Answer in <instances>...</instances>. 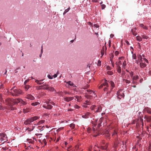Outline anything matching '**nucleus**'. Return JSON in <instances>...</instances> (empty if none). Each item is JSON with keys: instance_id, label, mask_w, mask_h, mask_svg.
Here are the masks:
<instances>
[{"instance_id": "69168bd1", "label": "nucleus", "mask_w": 151, "mask_h": 151, "mask_svg": "<svg viewBox=\"0 0 151 151\" xmlns=\"http://www.w3.org/2000/svg\"><path fill=\"white\" fill-rule=\"evenodd\" d=\"M64 93L65 94H69L70 93L68 91H65L64 92Z\"/></svg>"}, {"instance_id": "c9c22d12", "label": "nucleus", "mask_w": 151, "mask_h": 151, "mask_svg": "<svg viewBox=\"0 0 151 151\" xmlns=\"http://www.w3.org/2000/svg\"><path fill=\"white\" fill-rule=\"evenodd\" d=\"M142 37L143 39H147L149 38V37L145 35H142Z\"/></svg>"}, {"instance_id": "412c9836", "label": "nucleus", "mask_w": 151, "mask_h": 151, "mask_svg": "<svg viewBox=\"0 0 151 151\" xmlns=\"http://www.w3.org/2000/svg\"><path fill=\"white\" fill-rule=\"evenodd\" d=\"M144 111L149 114H151V110L150 108L145 107L144 109Z\"/></svg>"}, {"instance_id": "9d476101", "label": "nucleus", "mask_w": 151, "mask_h": 151, "mask_svg": "<svg viewBox=\"0 0 151 151\" xmlns=\"http://www.w3.org/2000/svg\"><path fill=\"white\" fill-rule=\"evenodd\" d=\"M87 92H86L85 93H89L91 94L90 96L91 97H95L96 96V95L95 93V92L89 89H88L86 90Z\"/></svg>"}, {"instance_id": "4c0bfd02", "label": "nucleus", "mask_w": 151, "mask_h": 151, "mask_svg": "<svg viewBox=\"0 0 151 151\" xmlns=\"http://www.w3.org/2000/svg\"><path fill=\"white\" fill-rule=\"evenodd\" d=\"M40 104V103H39V102H34V103H32L31 104V105L32 106H36L37 105H38V104Z\"/></svg>"}, {"instance_id": "58836bf2", "label": "nucleus", "mask_w": 151, "mask_h": 151, "mask_svg": "<svg viewBox=\"0 0 151 151\" xmlns=\"http://www.w3.org/2000/svg\"><path fill=\"white\" fill-rule=\"evenodd\" d=\"M145 118L146 119V120L147 122H150L151 119V118H147L146 116H145Z\"/></svg>"}, {"instance_id": "4d7b16f0", "label": "nucleus", "mask_w": 151, "mask_h": 151, "mask_svg": "<svg viewBox=\"0 0 151 151\" xmlns=\"http://www.w3.org/2000/svg\"><path fill=\"white\" fill-rule=\"evenodd\" d=\"M29 79H27L26 80H25L24 82V85H26V83L28 82H29Z\"/></svg>"}, {"instance_id": "680f3d73", "label": "nucleus", "mask_w": 151, "mask_h": 151, "mask_svg": "<svg viewBox=\"0 0 151 151\" xmlns=\"http://www.w3.org/2000/svg\"><path fill=\"white\" fill-rule=\"evenodd\" d=\"M94 26L96 27V28H98L99 27V25L97 24H95L94 25Z\"/></svg>"}, {"instance_id": "f03ea898", "label": "nucleus", "mask_w": 151, "mask_h": 151, "mask_svg": "<svg viewBox=\"0 0 151 151\" xmlns=\"http://www.w3.org/2000/svg\"><path fill=\"white\" fill-rule=\"evenodd\" d=\"M10 92L13 96H18L19 95L23 94L24 93L20 89H15V87H14L10 90Z\"/></svg>"}, {"instance_id": "338daca9", "label": "nucleus", "mask_w": 151, "mask_h": 151, "mask_svg": "<svg viewBox=\"0 0 151 151\" xmlns=\"http://www.w3.org/2000/svg\"><path fill=\"white\" fill-rule=\"evenodd\" d=\"M114 146L115 148L117 146V143L115 142L114 144Z\"/></svg>"}, {"instance_id": "f257e3e1", "label": "nucleus", "mask_w": 151, "mask_h": 151, "mask_svg": "<svg viewBox=\"0 0 151 151\" xmlns=\"http://www.w3.org/2000/svg\"><path fill=\"white\" fill-rule=\"evenodd\" d=\"M36 89L37 90L40 89L46 90L50 91L55 92V90L53 87L50 86L48 84L46 83H45L43 84V85H42L38 87L37 86L36 87Z\"/></svg>"}, {"instance_id": "a19ab883", "label": "nucleus", "mask_w": 151, "mask_h": 151, "mask_svg": "<svg viewBox=\"0 0 151 151\" xmlns=\"http://www.w3.org/2000/svg\"><path fill=\"white\" fill-rule=\"evenodd\" d=\"M70 127L72 129H73L75 127V124H74L72 123L70 124Z\"/></svg>"}, {"instance_id": "423d86ee", "label": "nucleus", "mask_w": 151, "mask_h": 151, "mask_svg": "<svg viewBox=\"0 0 151 151\" xmlns=\"http://www.w3.org/2000/svg\"><path fill=\"white\" fill-rule=\"evenodd\" d=\"M107 81L106 80H105V82L103 84H101L99 87V88H101L103 87V86H105L104 89V91H107V94H108L110 93V91H108V85L107 82Z\"/></svg>"}, {"instance_id": "774afa93", "label": "nucleus", "mask_w": 151, "mask_h": 151, "mask_svg": "<svg viewBox=\"0 0 151 151\" xmlns=\"http://www.w3.org/2000/svg\"><path fill=\"white\" fill-rule=\"evenodd\" d=\"M125 42H126V43L127 45H129V42L128 41H127V40L126 41H125Z\"/></svg>"}, {"instance_id": "bf43d9fd", "label": "nucleus", "mask_w": 151, "mask_h": 151, "mask_svg": "<svg viewBox=\"0 0 151 151\" xmlns=\"http://www.w3.org/2000/svg\"><path fill=\"white\" fill-rule=\"evenodd\" d=\"M106 146H101V148L103 150L106 149Z\"/></svg>"}, {"instance_id": "79ce46f5", "label": "nucleus", "mask_w": 151, "mask_h": 151, "mask_svg": "<svg viewBox=\"0 0 151 151\" xmlns=\"http://www.w3.org/2000/svg\"><path fill=\"white\" fill-rule=\"evenodd\" d=\"M114 55L113 54H111L110 58V60L111 62L112 61V59L114 58Z\"/></svg>"}, {"instance_id": "c85d7f7f", "label": "nucleus", "mask_w": 151, "mask_h": 151, "mask_svg": "<svg viewBox=\"0 0 151 151\" xmlns=\"http://www.w3.org/2000/svg\"><path fill=\"white\" fill-rule=\"evenodd\" d=\"M139 76L137 75H136L133 77L132 78V80L136 81L137 80Z\"/></svg>"}, {"instance_id": "e2e57ef3", "label": "nucleus", "mask_w": 151, "mask_h": 151, "mask_svg": "<svg viewBox=\"0 0 151 151\" xmlns=\"http://www.w3.org/2000/svg\"><path fill=\"white\" fill-rule=\"evenodd\" d=\"M106 6L104 4H102L101 5V8L102 9H103Z\"/></svg>"}, {"instance_id": "cd10ccee", "label": "nucleus", "mask_w": 151, "mask_h": 151, "mask_svg": "<svg viewBox=\"0 0 151 151\" xmlns=\"http://www.w3.org/2000/svg\"><path fill=\"white\" fill-rule=\"evenodd\" d=\"M131 53L132 54V58L133 59H136L137 58V56L136 54L135 53H133V52L132 51Z\"/></svg>"}, {"instance_id": "052dcab7", "label": "nucleus", "mask_w": 151, "mask_h": 151, "mask_svg": "<svg viewBox=\"0 0 151 151\" xmlns=\"http://www.w3.org/2000/svg\"><path fill=\"white\" fill-rule=\"evenodd\" d=\"M130 74L131 77H132L133 76V73L132 72H131L130 73Z\"/></svg>"}, {"instance_id": "b1692460", "label": "nucleus", "mask_w": 151, "mask_h": 151, "mask_svg": "<svg viewBox=\"0 0 151 151\" xmlns=\"http://www.w3.org/2000/svg\"><path fill=\"white\" fill-rule=\"evenodd\" d=\"M117 72L119 73H121V68L119 65H117Z\"/></svg>"}, {"instance_id": "c756f323", "label": "nucleus", "mask_w": 151, "mask_h": 151, "mask_svg": "<svg viewBox=\"0 0 151 151\" xmlns=\"http://www.w3.org/2000/svg\"><path fill=\"white\" fill-rule=\"evenodd\" d=\"M105 135L107 137H108L109 138V137L110 135V133L108 131H106L105 133Z\"/></svg>"}, {"instance_id": "0eeeda50", "label": "nucleus", "mask_w": 151, "mask_h": 151, "mask_svg": "<svg viewBox=\"0 0 151 151\" xmlns=\"http://www.w3.org/2000/svg\"><path fill=\"white\" fill-rule=\"evenodd\" d=\"M19 103L21 105H25L27 103L21 99H13V104H17Z\"/></svg>"}, {"instance_id": "8fccbe9b", "label": "nucleus", "mask_w": 151, "mask_h": 151, "mask_svg": "<svg viewBox=\"0 0 151 151\" xmlns=\"http://www.w3.org/2000/svg\"><path fill=\"white\" fill-rule=\"evenodd\" d=\"M48 78L50 79H52L53 78V77L50 74H49L47 76Z\"/></svg>"}, {"instance_id": "603ef678", "label": "nucleus", "mask_w": 151, "mask_h": 151, "mask_svg": "<svg viewBox=\"0 0 151 151\" xmlns=\"http://www.w3.org/2000/svg\"><path fill=\"white\" fill-rule=\"evenodd\" d=\"M106 69L108 70H111V68L109 66H106Z\"/></svg>"}, {"instance_id": "de8ad7c7", "label": "nucleus", "mask_w": 151, "mask_h": 151, "mask_svg": "<svg viewBox=\"0 0 151 151\" xmlns=\"http://www.w3.org/2000/svg\"><path fill=\"white\" fill-rule=\"evenodd\" d=\"M98 147H97L96 145H95L93 148L94 151H97V149H98Z\"/></svg>"}, {"instance_id": "20e7f679", "label": "nucleus", "mask_w": 151, "mask_h": 151, "mask_svg": "<svg viewBox=\"0 0 151 151\" xmlns=\"http://www.w3.org/2000/svg\"><path fill=\"white\" fill-rule=\"evenodd\" d=\"M103 108V105H98L96 106L93 105L90 107V109L91 110L93 111L96 113L100 112H101Z\"/></svg>"}, {"instance_id": "6e6552de", "label": "nucleus", "mask_w": 151, "mask_h": 151, "mask_svg": "<svg viewBox=\"0 0 151 151\" xmlns=\"http://www.w3.org/2000/svg\"><path fill=\"white\" fill-rule=\"evenodd\" d=\"M124 91L123 90L120 89L117 92V97L118 99H120L124 98Z\"/></svg>"}, {"instance_id": "dca6fc26", "label": "nucleus", "mask_w": 151, "mask_h": 151, "mask_svg": "<svg viewBox=\"0 0 151 151\" xmlns=\"http://www.w3.org/2000/svg\"><path fill=\"white\" fill-rule=\"evenodd\" d=\"M139 65L141 68H144L147 66L146 64L145 63L143 62V61L139 63Z\"/></svg>"}, {"instance_id": "f8f14e48", "label": "nucleus", "mask_w": 151, "mask_h": 151, "mask_svg": "<svg viewBox=\"0 0 151 151\" xmlns=\"http://www.w3.org/2000/svg\"><path fill=\"white\" fill-rule=\"evenodd\" d=\"M91 103L89 101L87 100L83 103L82 106L85 108H87L88 107V105H91Z\"/></svg>"}, {"instance_id": "393cba45", "label": "nucleus", "mask_w": 151, "mask_h": 151, "mask_svg": "<svg viewBox=\"0 0 151 151\" xmlns=\"http://www.w3.org/2000/svg\"><path fill=\"white\" fill-rule=\"evenodd\" d=\"M140 26L141 27H142L143 29L146 30L147 29V27L146 26L144 25L143 24H140Z\"/></svg>"}, {"instance_id": "864d4df0", "label": "nucleus", "mask_w": 151, "mask_h": 151, "mask_svg": "<svg viewBox=\"0 0 151 151\" xmlns=\"http://www.w3.org/2000/svg\"><path fill=\"white\" fill-rule=\"evenodd\" d=\"M132 84H137V82L135 80H132Z\"/></svg>"}, {"instance_id": "1a4fd4ad", "label": "nucleus", "mask_w": 151, "mask_h": 151, "mask_svg": "<svg viewBox=\"0 0 151 151\" xmlns=\"http://www.w3.org/2000/svg\"><path fill=\"white\" fill-rule=\"evenodd\" d=\"M13 99L8 98L5 100L6 104L9 106L12 105L13 104Z\"/></svg>"}, {"instance_id": "6ab92c4d", "label": "nucleus", "mask_w": 151, "mask_h": 151, "mask_svg": "<svg viewBox=\"0 0 151 151\" xmlns=\"http://www.w3.org/2000/svg\"><path fill=\"white\" fill-rule=\"evenodd\" d=\"M44 120H41L39 121V122H38L37 123L35 124L34 125L37 126L38 127H39V126H38V125H40L41 124L44 123Z\"/></svg>"}, {"instance_id": "72a5a7b5", "label": "nucleus", "mask_w": 151, "mask_h": 151, "mask_svg": "<svg viewBox=\"0 0 151 151\" xmlns=\"http://www.w3.org/2000/svg\"><path fill=\"white\" fill-rule=\"evenodd\" d=\"M127 65V63H126V61H124L123 63V64H122V67L125 69V67H126V66Z\"/></svg>"}, {"instance_id": "ea45409f", "label": "nucleus", "mask_w": 151, "mask_h": 151, "mask_svg": "<svg viewBox=\"0 0 151 151\" xmlns=\"http://www.w3.org/2000/svg\"><path fill=\"white\" fill-rule=\"evenodd\" d=\"M107 73L109 75H111L113 74V73L111 71H108L107 72Z\"/></svg>"}, {"instance_id": "3c124183", "label": "nucleus", "mask_w": 151, "mask_h": 151, "mask_svg": "<svg viewBox=\"0 0 151 151\" xmlns=\"http://www.w3.org/2000/svg\"><path fill=\"white\" fill-rule=\"evenodd\" d=\"M103 118V117H102L100 118V119L99 120V124H101L102 122V120Z\"/></svg>"}, {"instance_id": "4be33fe9", "label": "nucleus", "mask_w": 151, "mask_h": 151, "mask_svg": "<svg viewBox=\"0 0 151 151\" xmlns=\"http://www.w3.org/2000/svg\"><path fill=\"white\" fill-rule=\"evenodd\" d=\"M136 40L137 41L140 42L142 41V37H141L140 36H138L136 37Z\"/></svg>"}, {"instance_id": "13d9d810", "label": "nucleus", "mask_w": 151, "mask_h": 151, "mask_svg": "<svg viewBox=\"0 0 151 151\" xmlns=\"http://www.w3.org/2000/svg\"><path fill=\"white\" fill-rule=\"evenodd\" d=\"M3 100L2 96L1 94H0V101H2Z\"/></svg>"}, {"instance_id": "473e14b6", "label": "nucleus", "mask_w": 151, "mask_h": 151, "mask_svg": "<svg viewBox=\"0 0 151 151\" xmlns=\"http://www.w3.org/2000/svg\"><path fill=\"white\" fill-rule=\"evenodd\" d=\"M25 89L26 91H27L28 89L31 87L28 85H25Z\"/></svg>"}, {"instance_id": "4468645a", "label": "nucleus", "mask_w": 151, "mask_h": 151, "mask_svg": "<svg viewBox=\"0 0 151 151\" xmlns=\"http://www.w3.org/2000/svg\"><path fill=\"white\" fill-rule=\"evenodd\" d=\"M73 99V97H65L64 98L63 100L65 101L68 102L71 100Z\"/></svg>"}, {"instance_id": "9b49d317", "label": "nucleus", "mask_w": 151, "mask_h": 151, "mask_svg": "<svg viewBox=\"0 0 151 151\" xmlns=\"http://www.w3.org/2000/svg\"><path fill=\"white\" fill-rule=\"evenodd\" d=\"M87 92H86L85 93H89L91 94L90 96L91 97H95L96 96V95L95 93V92L89 89H88L86 90Z\"/></svg>"}, {"instance_id": "ddd939ff", "label": "nucleus", "mask_w": 151, "mask_h": 151, "mask_svg": "<svg viewBox=\"0 0 151 151\" xmlns=\"http://www.w3.org/2000/svg\"><path fill=\"white\" fill-rule=\"evenodd\" d=\"M0 136L1 139L2 140H6V139L7 138V136L4 133H1Z\"/></svg>"}, {"instance_id": "c03bdc74", "label": "nucleus", "mask_w": 151, "mask_h": 151, "mask_svg": "<svg viewBox=\"0 0 151 151\" xmlns=\"http://www.w3.org/2000/svg\"><path fill=\"white\" fill-rule=\"evenodd\" d=\"M74 107L75 109H78L80 108V106L76 104L75 105Z\"/></svg>"}, {"instance_id": "f704fd0d", "label": "nucleus", "mask_w": 151, "mask_h": 151, "mask_svg": "<svg viewBox=\"0 0 151 151\" xmlns=\"http://www.w3.org/2000/svg\"><path fill=\"white\" fill-rule=\"evenodd\" d=\"M70 7H69L67 9H65L63 13V15H64L67 12H68L69 11V10H70Z\"/></svg>"}, {"instance_id": "a211bd4d", "label": "nucleus", "mask_w": 151, "mask_h": 151, "mask_svg": "<svg viewBox=\"0 0 151 151\" xmlns=\"http://www.w3.org/2000/svg\"><path fill=\"white\" fill-rule=\"evenodd\" d=\"M43 81V79L40 80H36L35 81V82H36L37 84H39V85H43V84H44L45 83H44V82H42V81Z\"/></svg>"}, {"instance_id": "f3484780", "label": "nucleus", "mask_w": 151, "mask_h": 151, "mask_svg": "<svg viewBox=\"0 0 151 151\" xmlns=\"http://www.w3.org/2000/svg\"><path fill=\"white\" fill-rule=\"evenodd\" d=\"M26 98L31 100H33L35 99L34 97L30 94H28L26 97Z\"/></svg>"}, {"instance_id": "7ed1b4c3", "label": "nucleus", "mask_w": 151, "mask_h": 151, "mask_svg": "<svg viewBox=\"0 0 151 151\" xmlns=\"http://www.w3.org/2000/svg\"><path fill=\"white\" fill-rule=\"evenodd\" d=\"M45 104L42 105V107L47 109H50L52 108V106L50 104L53 105H55V104L53 101H51L50 99H48L47 101H45Z\"/></svg>"}, {"instance_id": "09e8293b", "label": "nucleus", "mask_w": 151, "mask_h": 151, "mask_svg": "<svg viewBox=\"0 0 151 151\" xmlns=\"http://www.w3.org/2000/svg\"><path fill=\"white\" fill-rule=\"evenodd\" d=\"M124 80L125 81V82L127 83H130V81L129 80H125L124 79Z\"/></svg>"}, {"instance_id": "a18cd8bd", "label": "nucleus", "mask_w": 151, "mask_h": 151, "mask_svg": "<svg viewBox=\"0 0 151 151\" xmlns=\"http://www.w3.org/2000/svg\"><path fill=\"white\" fill-rule=\"evenodd\" d=\"M143 60L145 61V62H146L147 63H149L148 61L146 58H143Z\"/></svg>"}, {"instance_id": "e433bc0d", "label": "nucleus", "mask_w": 151, "mask_h": 151, "mask_svg": "<svg viewBox=\"0 0 151 151\" xmlns=\"http://www.w3.org/2000/svg\"><path fill=\"white\" fill-rule=\"evenodd\" d=\"M27 140L29 143H31L32 144H33L34 142V141L33 140H32V139H27Z\"/></svg>"}, {"instance_id": "7c9ffc66", "label": "nucleus", "mask_w": 151, "mask_h": 151, "mask_svg": "<svg viewBox=\"0 0 151 151\" xmlns=\"http://www.w3.org/2000/svg\"><path fill=\"white\" fill-rule=\"evenodd\" d=\"M75 97L77 99V101L78 102H79L81 99V96H75Z\"/></svg>"}, {"instance_id": "0e129e2a", "label": "nucleus", "mask_w": 151, "mask_h": 151, "mask_svg": "<svg viewBox=\"0 0 151 151\" xmlns=\"http://www.w3.org/2000/svg\"><path fill=\"white\" fill-rule=\"evenodd\" d=\"M139 120H140V121L141 122H143V119L141 117H140L139 118Z\"/></svg>"}, {"instance_id": "6e6d98bb", "label": "nucleus", "mask_w": 151, "mask_h": 151, "mask_svg": "<svg viewBox=\"0 0 151 151\" xmlns=\"http://www.w3.org/2000/svg\"><path fill=\"white\" fill-rule=\"evenodd\" d=\"M113 131H114V133H113L112 134V136H113V135H114L117 134V133L116 132V131H115V130H113Z\"/></svg>"}, {"instance_id": "2eb2a0df", "label": "nucleus", "mask_w": 151, "mask_h": 151, "mask_svg": "<svg viewBox=\"0 0 151 151\" xmlns=\"http://www.w3.org/2000/svg\"><path fill=\"white\" fill-rule=\"evenodd\" d=\"M90 113L89 112H87L83 115L82 116V117L83 118L87 119L89 118Z\"/></svg>"}, {"instance_id": "5701e85b", "label": "nucleus", "mask_w": 151, "mask_h": 151, "mask_svg": "<svg viewBox=\"0 0 151 151\" xmlns=\"http://www.w3.org/2000/svg\"><path fill=\"white\" fill-rule=\"evenodd\" d=\"M109 83L111 87V90L114 87L115 84L114 82L111 81H110Z\"/></svg>"}, {"instance_id": "2f4dec72", "label": "nucleus", "mask_w": 151, "mask_h": 151, "mask_svg": "<svg viewBox=\"0 0 151 151\" xmlns=\"http://www.w3.org/2000/svg\"><path fill=\"white\" fill-rule=\"evenodd\" d=\"M80 148L78 145H76L75 147V149L78 151H81L82 149L80 150Z\"/></svg>"}, {"instance_id": "49530a36", "label": "nucleus", "mask_w": 151, "mask_h": 151, "mask_svg": "<svg viewBox=\"0 0 151 151\" xmlns=\"http://www.w3.org/2000/svg\"><path fill=\"white\" fill-rule=\"evenodd\" d=\"M101 61L100 60H99L98 61L97 63V65L98 66H100L101 65Z\"/></svg>"}, {"instance_id": "5fc2aeb1", "label": "nucleus", "mask_w": 151, "mask_h": 151, "mask_svg": "<svg viewBox=\"0 0 151 151\" xmlns=\"http://www.w3.org/2000/svg\"><path fill=\"white\" fill-rule=\"evenodd\" d=\"M119 54V52L118 51H116L114 53V54L116 56H117Z\"/></svg>"}, {"instance_id": "aec40b11", "label": "nucleus", "mask_w": 151, "mask_h": 151, "mask_svg": "<svg viewBox=\"0 0 151 151\" xmlns=\"http://www.w3.org/2000/svg\"><path fill=\"white\" fill-rule=\"evenodd\" d=\"M68 84V85H69L70 86H72L73 87H76L75 85L71 81H69L68 82H66V81H65Z\"/></svg>"}, {"instance_id": "39448f33", "label": "nucleus", "mask_w": 151, "mask_h": 151, "mask_svg": "<svg viewBox=\"0 0 151 151\" xmlns=\"http://www.w3.org/2000/svg\"><path fill=\"white\" fill-rule=\"evenodd\" d=\"M39 117L35 116L27 119L24 122V124L26 125L31 124L32 123L38 119Z\"/></svg>"}, {"instance_id": "a878e982", "label": "nucleus", "mask_w": 151, "mask_h": 151, "mask_svg": "<svg viewBox=\"0 0 151 151\" xmlns=\"http://www.w3.org/2000/svg\"><path fill=\"white\" fill-rule=\"evenodd\" d=\"M137 59L138 60H140V62L143 61L142 60V56L140 55H137Z\"/></svg>"}, {"instance_id": "bb28decb", "label": "nucleus", "mask_w": 151, "mask_h": 151, "mask_svg": "<svg viewBox=\"0 0 151 151\" xmlns=\"http://www.w3.org/2000/svg\"><path fill=\"white\" fill-rule=\"evenodd\" d=\"M34 126H32V128H27L26 129V130L29 132H31L34 129Z\"/></svg>"}, {"instance_id": "37998d69", "label": "nucleus", "mask_w": 151, "mask_h": 151, "mask_svg": "<svg viewBox=\"0 0 151 151\" xmlns=\"http://www.w3.org/2000/svg\"><path fill=\"white\" fill-rule=\"evenodd\" d=\"M59 73V71H57L56 73V74H55L52 76V77H53L54 78H56L57 76V74Z\"/></svg>"}]
</instances>
